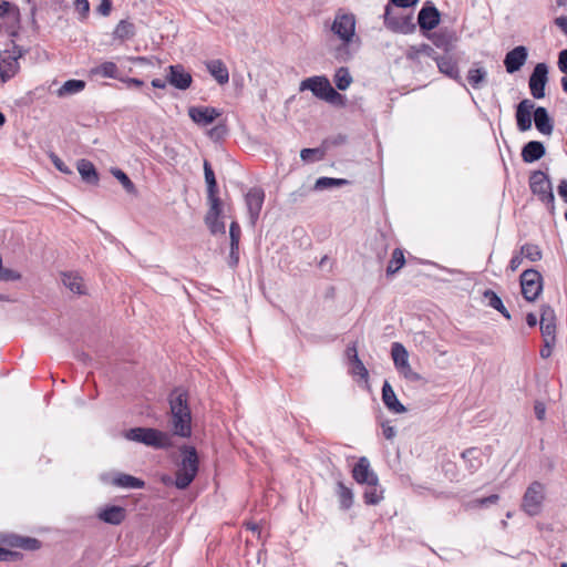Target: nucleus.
Wrapping results in <instances>:
<instances>
[{"label":"nucleus","instance_id":"f257e3e1","mask_svg":"<svg viewBox=\"0 0 567 567\" xmlns=\"http://www.w3.org/2000/svg\"><path fill=\"white\" fill-rule=\"evenodd\" d=\"M357 18L355 14L340 8L336 11L330 30L338 38L340 44L334 50L337 60L347 62L357 51L360 39L355 33Z\"/></svg>","mask_w":567,"mask_h":567},{"label":"nucleus","instance_id":"f03ea898","mask_svg":"<svg viewBox=\"0 0 567 567\" xmlns=\"http://www.w3.org/2000/svg\"><path fill=\"white\" fill-rule=\"evenodd\" d=\"M171 422L173 432L181 437H188L192 434V413L187 402V392L183 389H175L169 394Z\"/></svg>","mask_w":567,"mask_h":567},{"label":"nucleus","instance_id":"7ed1b4c3","mask_svg":"<svg viewBox=\"0 0 567 567\" xmlns=\"http://www.w3.org/2000/svg\"><path fill=\"white\" fill-rule=\"evenodd\" d=\"M181 462L177 464L175 486L178 489L187 488L198 473L199 458L194 446L183 445L181 449Z\"/></svg>","mask_w":567,"mask_h":567},{"label":"nucleus","instance_id":"20e7f679","mask_svg":"<svg viewBox=\"0 0 567 567\" xmlns=\"http://www.w3.org/2000/svg\"><path fill=\"white\" fill-rule=\"evenodd\" d=\"M124 437L154 449H167L172 444L167 433L153 427H132L124 432Z\"/></svg>","mask_w":567,"mask_h":567},{"label":"nucleus","instance_id":"39448f33","mask_svg":"<svg viewBox=\"0 0 567 567\" xmlns=\"http://www.w3.org/2000/svg\"><path fill=\"white\" fill-rule=\"evenodd\" d=\"M529 188L550 212H554L555 196L551 182L546 173L543 171H534L529 176Z\"/></svg>","mask_w":567,"mask_h":567},{"label":"nucleus","instance_id":"423d86ee","mask_svg":"<svg viewBox=\"0 0 567 567\" xmlns=\"http://www.w3.org/2000/svg\"><path fill=\"white\" fill-rule=\"evenodd\" d=\"M393 6L389 3L385 4L384 13H383V24L384 27L400 34H411L415 31L416 27L413 22V17L411 14H400L394 12L392 9Z\"/></svg>","mask_w":567,"mask_h":567},{"label":"nucleus","instance_id":"0eeeda50","mask_svg":"<svg viewBox=\"0 0 567 567\" xmlns=\"http://www.w3.org/2000/svg\"><path fill=\"white\" fill-rule=\"evenodd\" d=\"M22 56V52L18 47H12V49H8L0 52V80L1 82H7L11 78H13L19 69V59Z\"/></svg>","mask_w":567,"mask_h":567},{"label":"nucleus","instance_id":"6e6552de","mask_svg":"<svg viewBox=\"0 0 567 567\" xmlns=\"http://www.w3.org/2000/svg\"><path fill=\"white\" fill-rule=\"evenodd\" d=\"M522 295L527 301H534L543 290V278L536 269H526L520 275Z\"/></svg>","mask_w":567,"mask_h":567},{"label":"nucleus","instance_id":"1a4fd4ad","mask_svg":"<svg viewBox=\"0 0 567 567\" xmlns=\"http://www.w3.org/2000/svg\"><path fill=\"white\" fill-rule=\"evenodd\" d=\"M544 499V487L539 482H533L523 497V508L529 516H536L540 512Z\"/></svg>","mask_w":567,"mask_h":567},{"label":"nucleus","instance_id":"9d476101","mask_svg":"<svg viewBox=\"0 0 567 567\" xmlns=\"http://www.w3.org/2000/svg\"><path fill=\"white\" fill-rule=\"evenodd\" d=\"M548 82V66L546 63H537L529 76L528 85L534 99L545 97V87Z\"/></svg>","mask_w":567,"mask_h":567},{"label":"nucleus","instance_id":"9b49d317","mask_svg":"<svg viewBox=\"0 0 567 567\" xmlns=\"http://www.w3.org/2000/svg\"><path fill=\"white\" fill-rule=\"evenodd\" d=\"M264 200L265 192L260 187H252L245 195V204L248 212L249 223L252 227L259 218Z\"/></svg>","mask_w":567,"mask_h":567},{"label":"nucleus","instance_id":"f8f14e48","mask_svg":"<svg viewBox=\"0 0 567 567\" xmlns=\"http://www.w3.org/2000/svg\"><path fill=\"white\" fill-rule=\"evenodd\" d=\"M166 79L172 86L182 91L187 90L193 82L192 74L182 64L169 65Z\"/></svg>","mask_w":567,"mask_h":567},{"label":"nucleus","instance_id":"ddd939ff","mask_svg":"<svg viewBox=\"0 0 567 567\" xmlns=\"http://www.w3.org/2000/svg\"><path fill=\"white\" fill-rule=\"evenodd\" d=\"M433 60L436 62L437 69L441 73L456 81L460 85L465 86L460 74L457 61L452 55H439L436 53Z\"/></svg>","mask_w":567,"mask_h":567},{"label":"nucleus","instance_id":"4468645a","mask_svg":"<svg viewBox=\"0 0 567 567\" xmlns=\"http://www.w3.org/2000/svg\"><path fill=\"white\" fill-rule=\"evenodd\" d=\"M353 480L361 485L378 483V475L371 470L370 462L365 456L358 460L352 468Z\"/></svg>","mask_w":567,"mask_h":567},{"label":"nucleus","instance_id":"2eb2a0df","mask_svg":"<svg viewBox=\"0 0 567 567\" xmlns=\"http://www.w3.org/2000/svg\"><path fill=\"white\" fill-rule=\"evenodd\" d=\"M528 50L524 45H517L508 51L504 58V65L508 73L513 74L519 71L526 63Z\"/></svg>","mask_w":567,"mask_h":567},{"label":"nucleus","instance_id":"dca6fc26","mask_svg":"<svg viewBox=\"0 0 567 567\" xmlns=\"http://www.w3.org/2000/svg\"><path fill=\"white\" fill-rule=\"evenodd\" d=\"M417 23L421 30H433L440 23V11L434 4L426 2L419 11Z\"/></svg>","mask_w":567,"mask_h":567},{"label":"nucleus","instance_id":"f3484780","mask_svg":"<svg viewBox=\"0 0 567 567\" xmlns=\"http://www.w3.org/2000/svg\"><path fill=\"white\" fill-rule=\"evenodd\" d=\"M532 110H535V103L528 99H524L516 106V124L520 132L532 128Z\"/></svg>","mask_w":567,"mask_h":567},{"label":"nucleus","instance_id":"a211bd4d","mask_svg":"<svg viewBox=\"0 0 567 567\" xmlns=\"http://www.w3.org/2000/svg\"><path fill=\"white\" fill-rule=\"evenodd\" d=\"M188 116L196 124L206 126L219 117L220 112L217 109L210 106H190L188 109Z\"/></svg>","mask_w":567,"mask_h":567},{"label":"nucleus","instance_id":"6ab92c4d","mask_svg":"<svg viewBox=\"0 0 567 567\" xmlns=\"http://www.w3.org/2000/svg\"><path fill=\"white\" fill-rule=\"evenodd\" d=\"M329 86L332 85L326 76L315 75L300 83V91L309 90L315 96L322 100L327 95Z\"/></svg>","mask_w":567,"mask_h":567},{"label":"nucleus","instance_id":"aec40b11","mask_svg":"<svg viewBox=\"0 0 567 567\" xmlns=\"http://www.w3.org/2000/svg\"><path fill=\"white\" fill-rule=\"evenodd\" d=\"M125 517V508L118 505H109L97 512V518L110 525H120Z\"/></svg>","mask_w":567,"mask_h":567},{"label":"nucleus","instance_id":"412c9836","mask_svg":"<svg viewBox=\"0 0 567 567\" xmlns=\"http://www.w3.org/2000/svg\"><path fill=\"white\" fill-rule=\"evenodd\" d=\"M555 311L549 306L543 307L540 313V330L544 339L555 340Z\"/></svg>","mask_w":567,"mask_h":567},{"label":"nucleus","instance_id":"4be33fe9","mask_svg":"<svg viewBox=\"0 0 567 567\" xmlns=\"http://www.w3.org/2000/svg\"><path fill=\"white\" fill-rule=\"evenodd\" d=\"M546 153L544 144L539 141H529L522 148V158L525 163H534Z\"/></svg>","mask_w":567,"mask_h":567},{"label":"nucleus","instance_id":"5701e85b","mask_svg":"<svg viewBox=\"0 0 567 567\" xmlns=\"http://www.w3.org/2000/svg\"><path fill=\"white\" fill-rule=\"evenodd\" d=\"M382 401L384 405L394 413H403L405 406L398 400L395 392L388 381L382 386Z\"/></svg>","mask_w":567,"mask_h":567},{"label":"nucleus","instance_id":"b1692460","mask_svg":"<svg viewBox=\"0 0 567 567\" xmlns=\"http://www.w3.org/2000/svg\"><path fill=\"white\" fill-rule=\"evenodd\" d=\"M431 39L436 48L442 49L445 52H450L457 40L455 32L449 30L434 32Z\"/></svg>","mask_w":567,"mask_h":567},{"label":"nucleus","instance_id":"393cba45","mask_svg":"<svg viewBox=\"0 0 567 567\" xmlns=\"http://www.w3.org/2000/svg\"><path fill=\"white\" fill-rule=\"evenodd\" d=\"M206 69L209 74L217 81L218 84L224 85L229 81V72L225 63L219 60H210L206 62Z\"/></svg>","mask_w":567,"mask_h":567},{"label":"nucleus","instance_id":"a878e982","mask_svg":"<svg viewBox=\"0 0 567 567\" xmlns=\"http://www.w3.org/2000/svg\"><path fill=\"white\" fill-rule=\"evenodd\" d=\"M534 122H535L536 128L542 134H545V135L551 134V132L554 130V125H553V121L549 117L548 112L545 107L537 106L534 110Z\"/></svg>","mask_w":567,"mask_h":567},{"label":"nucleus","instance_id":"bb28decb","mask_svg":"<svg viewBox=\"0 0 567 567\" xmlns=\"http://www.w3.org/2000/svg\"><path fill=\"white\" fill-rule=\"evenodd\" d=\"M78 171L85 183L97 184L99 175L92 162L84 158L80 159L78 162Z\"/></svg>","mask_w":567,"mask_h":567},{"label":"nucleus","instance_id":"cd10ccee","mask_svg":"<svg viewBox=\"0 0 567 567\" xmlns=\"http://www.w3.org/2000/svg\"><path fill=\"white\" fill-rule=\"evenodd\" d=\"M487 79V71L485 68L475 63L467 72V81L473 89H481Z\"/></svg>","mask_w":567,"mask_h":567},{"label":"nucleus","instance_id":"c85d7f7f","mask_svg":"<svg viewBox=\"0 0 567 567\" xmlns=\"http://www.w3.org/2000/svg\"><path fill=\"white\" fill-rule=\"evenodd\" d=\"M470 473H475L482 466L481 451L470 447L461 454Z\"/></svg>","mask_w":567,"mask_h":567},{"label":"nucleus","instance_id":"c756f323","mask_svg":"<svg viewBox=\"0 0 567 567\" xmlns=\"http://www.w3.org/2000/svg\"><path fill=\"white\" fill-rule=\"evenodd\" d=\"M113 484L122 488L138 489L143 488L145 483L135 476L120 473L113 478Z\"/></svg>","mask_w":567,"mask_h":567},{"label":"nucleus","instance_id":"7c9ffc66","mask_svg":"<svg viewBox=\"0 0 567 567\" xmlns=\"http://www.w3.org/2000/svg\"><path fill=\"white\" fill-rule=\"evenodd\" d=\"M135 35V25L128 20H121L113 31V39L121 42L132 39Z\"/></svg>","mask_w":567,"mask_h":567},{"label":"nucleus","instance_id":"2f4dec72","mask_svg":"<svg viewBox=\"0 0 567 567\" xmlns=\"http://www.w3.org/2000/svg\"><path fill=\"white\" fill-rule=\"evenodd\" d=\"M383 488L378 483L367 484L363 493V499L367 505H378L383 499Z\"/></svg>","mask_w":567,"mask_h":567},{"label":"nucleus","instance_id":"473e14b6","mask_svg":"<svg viewBox=\"0 0 567 567\" xmlns=\"http://www.w3.org/2000/svg\"><path fill=\"white\" fill-rule=\"evenodd\" d=\"M391 355L398 371L409 364V353L402 343H392Z\"/></svg>","mask_w":567,"mask_h":567},{"label":"nucleus","instance_id":"72a5a7b5","mask_svg":"<svg viewBox=\"0 0 567 567\" xmlns=\"http://www.w3.org/2000/svg\"><path fill=\"white\" fill-rule=\"evenodd\" d=\"M8 543L12 547L22 548L25 550H35L39 549L41 546L40 540H38L37 538L17 535L11 536Z\"/></svg>","mask_w":567,"mask_h":567},{"label":"nucleus","instance_id":"f704fd0d","mask_svg":"<svg viewBox=\"0 0 567 567\" xmlns=\"http://www.w3.org/2000/svg\"><path fill=\"white\" fill-rule=\"evenodd\" d=\"M336 494L339 498V505L342 511H348L353 505V492L342 482L337 483Z\"/></svg>","mask_w":567,"mask_h":567},{"label":"nucleus","instance_id":"c9c22d12","mask_svg":"<svg viewBox=\"0 0 567 567\" xmlns=\"http://www.w3.org/2000/svg\"><path fill=\"white\" fill-rule=\"evenodd\" d=\"M63 285L72 292L82 295L84 293L83 280L75 272H63L62 274Z\"/></svg>","mask_w":567,"mask_h":567},{"label":"nucleus","instance_id":"e433bc0d","mask_svg":"<svg viewBox=\"0 0 567 567\" xmlns=\"http://www.w3.org/2000/svg\"><path fill=\"white\" fill-rule=\"evenodd\" d=\"M85 87V82L82 80H68L65 81L60 89L56 91L58 96L64 97L69 95H73L80 93Z\"/></svg>","mask_w":567,"mask_h":567},{"label":"nucleus","instance_id":"4c0bfd02","mask_svg":"<svg viewBox=\"0 0 567 567\" xmlns=\"http://www.w3.org/2000/svg\"><path fill=\"white\" fill-rule=\"evenodd\" d=\"M92 73H94L96 75H101L102 78H106V79H117L118 78V68L114 62L106 61V62H103L100 65L95 66L92 70Z\"/></svg>","mask_w":567,"mask_h":567},{"label":"nucleus","instance_id":"58836bf2","mask_svg":"<svg viewBox=\"0 0 567 567\" xmlns=\"http://www.w3.org/2000/svg\"><path fill=\"white\" fill-rule=\"evenodd\" d=\"M420 54H425L429 58L434 59L436 52L429 44L422 43L420 45H412V47H410L408 49L406 53H405L406 59L412 60V61H415L419 58Z\"/></svg>","mask_w":567,"mask_h":567},{"label":"nucleus","instance_id":"ea45409f","mask_svg":"<svg viewBox=\"0 0 567 567\" xmlns=\"http://www.w3.org/2000/svg\"><path fill=\"white\" fill-rule=\"evenodd\" d=\"M349 184L348 179L344 178H333V177H319L315 185L313 190H324L333 187H340Z\"/></svg>","mask_w":567,"mask_h":567},{"label":"nucleus","instance_id":"a19ab883","mask_svg":"<svg viewBox=\"0 0 567 567\" xmlns=\"http://www.w3.org/2000/svg\"><path fill=\"white\" fill-rule=\"evenodd\" d=\"M484 298L487 300V303L491 308L501 312L506 319H511L509 312L504 307L502 299L496 292L488 289L484 292Z\"/></svg>","mask_w":567,"mask_h":567},{"label":"nucleus","instance_id":"79ce46f5","mask_svg":"<svg viewBox=\"0 0 567 567\" xmlns=\"http://www.w3.org/2000/svg\"><path fill=\"white\" fill-rule=\"evenodd\" d=\"M334 83L338 90L344 91L352 83V76L348 70V68L341 66L334 73Z\"/></svg>","mask_w":567,"mask_h":567},{"label":"nucleus","instance_id":"37998d69","mask_svg":"<svg viewBox=\"0 0 567 567\" xmlns=\"http://www.w3.org/2000/svg\"><path fill=\"white\" fill-rule=\"evenodd\" d=\"M405 264L404 254L400 248H395L386 267V274L393 275L398 272Z\"/></svg>","mask_w":567,"mask_h":567},{"label":"nucleus","instance_id":"c03bdc74","mask_svg":"<svg viewBox=\"0 0 567 567\" xmlns=\"http://www.w3.org/2000/svg\"><path fill=\"white\" fill-rule=\"evenodd\" d=\"M207 199L209 203V210L205 217V220L219 218L221 214V203L217 196V193H213V196L207 195Z\"/></svg>","mask_w":567,"mask_h":567},{"label":"nucleus","instance_id":"a18cd8bd","mask_svg":"<svg viewBox=\"0 0 567 567\" xmlns=\"http://www.w3.org/2000/svg\"><path fill=\"white\" fill-rule=\"evenodd\" d=\"M204 176H205V182L207 184V195L213 196V193H217L218 189H217L215 173H214L212 165L209 164L208 161H204Z\"/></svg>","mask_w":567,"mask_h":567},{"label":"nucleus","instance_id":"49530a36","mask_svg":"<svg viewBox=\"0 0 567 567\" xmlns=\"http://www.w3.org/2000/svg\"><path fill=\"white\" fill-rule=\"evenodd\" d=\"M520 254L523 257L529 259L530 261H537L542 259V250L537 245L534 244H525L520 247Z\"/></svg>","mask_w":567,"mask_h":567},{"label":"nucleus","instance_id":"de8ad7c7","mask_svg":"<svg viewBox=\"0 0 567 567\" xmlns=\"http://www.w3.org/2000/svg\"><path fill=\"white\" fill-rule=\"evenodd\" d=\"M112 174L122 184L126 192L133 193L135 190L133 182L122 169L115 168L112 171Z\"/></svg>","mask_w":567,"mask_h":567},{"label":"nucleus","instance_id":"09e8293b","mask_svg":"<svg viewBox=\"0 0 567 567\" xmlns=\"http://www.w3.org/2000/svg\"><path fill=\"white\" fill-rule=\"evenodd\" d=\"M322 100L332 105H344L346 97L337 92L332 86H329V91Z\"/></svg>","mask_w":567,"mask_h":567},{"label":"nucleus","instance_id":"8fccbe9b","mask_svg":"<svg viewBox=\"0 0 567 567\" xmlns=\"http://www.w3.org/2000/svg\"><path fill=\"white\" fill-rule=\"evenodd\" d=\"M300 157L303 162H316L321 159L322 152L319 148H303L300 152Z\"/></svg>","mask_w":567,"mask_h":567},{"label":"nucleus","instance_id":"3c124183","mask_svg":"<svg viewBox=\"0 0 567 567\" xmlns=\"http://www.w3.org/2000/svg\"><path fill=\"white\" fill-rule=\"evenodd\" d=\"M350 372L353 375L360 377L365 382L368 381L369 372L361 360H358L357 362L351 364Z\"/></svg>","mask_w":567,"mask_h":567},{"label":"nucleus","instance_id":"603ef678","mask_svg":"<svg viewBox=\"0 0 567 567\" xmlns=\"http://www.w3.org/2000/svg\"><path fill=\"white\" fill-rule=\"evenodd\" d=\"M498 495L493 494L487 497L477 498L468 504L470 507H484L488 506L489 504H495L498 501Z\"/></svg>","mask_w":567,"mask_h":567},{"label":"nucleus","instance_id":"864d4df0","mask_svg":"<svg viewBox=\"0 0 567 567\" xmlns=\"http://www.w3.org/2000/svg\"><path fill=\"white\" fill-rule=\"evenodd\" d=\"M241 230L236 221H233L229 227L230 246L239 245Z\"/></svg>","mask_w":567,"mask_h":567},{"label":"nucleus","instance_id":"5fc2aeb1","mask_svg":"<svg viewBox=\"0 0 567 567\" xmlns=\"http://www.w3.org/2000/svg\"><path fill=\"white\" fill-rule=\"evenodd\" d=\"M20 279V274L16 270L1 267L0 270V281H14Z\"/></svg>","mask_w":567,"mask_h":567},{"label":"nucleus","instance_id":"6e6d98bb","mask_svg":"<svg viewBox=\"0 0 567 567\" xmlns=\"http://www.w3.org/2000/svg\"><path fill=\"white\" fill-rule=\"evenodd\" d=\"M74 8L79 12L81 19H85L90 12L89 0H75Z\"/></svg>","mask_w":567,"mask_h":567},{"label":"nucleus","instance_id":"4d7b16f0","mask_svg":"<svg viewBox=\"0 0 567 567\" xmlns=\"http://www.w3.org/2000/svg\"><path fill=\"white\" fill-rule=\"evenodd\" d=\"M205 221L213 234L225 233V224L219 218Z\"/></svg>","mask_w":567,"mask_h":567},{"label":"nucleus","instance_id":"13d9d810","mask_svg":"<svg viewBox=\"0 0 567 567\" xmlns=\"http://www.w3.org/2000/svg\"><path fill=\"white\" fill-rule=\"evenodd\" d=\"M238 262H239V245L230 246L228 265L230 268H235V267H237Z\"/></svg>","mask_w":567,"mask_h":567},{"label":"nucleus","instance_id":"bf43d9fd","mask_svg":"<svg viewBox=\"0 0 567 567\" xmlns=\"http://www.w3.org/2000/svg\"><path fill=\"white\" fill-rule=\"evenodd\" d=\"M399 371H400V373H402L404 375L405 379H408L410 381H420L421 380V375L412 370L410 363L408 365L401 368Z\"/></svg>","mask_w":567,"mask_h":567},{"label":"nucleus","instance_id":"052dcab7","mask_svg":"<svg viewBox=\"0 0 567 567\" xmlns=\"http://www.w3.org/2000/svg\"><path fill=\"white\" fill-rule=\"evenodd\" d=\"M346 357L349 361L350 364L357 362L358 360H360L359 355H358V349H357V346L355 343H352V344H349L346 349Z\"/></svg>","mask_w":567,"mask_h":567},{"label":"nucleus","instance_id":"680f3d73","mask_svg":"<svg viewBox=\"0 0 567 567\" xmlns=\"http://www.w3.org/2000/svg\"><path fill=\"white\" fill-rule=\"evenodd\" d=\"M19 557V553L0 547V561H12Z\"/></svg>","mask_w":567,"mask_h":567},{"label":"nucleus","instance_id":"e2e57ef3","mask_svg":"<svg viewBox=\"0 0 567 567\" xmlns=\"http://www.w3.org/2000/svg\"><path fill=\"white\" fill-rule=\"evenodd\" d=\"M555 343V340H547V339H544V346L543 348L540 349V357L543 359H547L553 353V346Z\"/></svg>","mask_w":567,"mask_h":567},{"label":"nucleus","instance_id":"0e129e2a","mask_svg":"<svg viewBox=\"0 0 567 567\" xmlns=\"http://www.w3.org/2000/svg\"><path fill=\"white\" fill-rule=\"evenodd\" d=\"M52 163L54 164L55 168L64 174H70L71 169L68 167V165L56 155H52Z\"/></svg>","mask_w":567,"mask_h":567},{"label":"nucleus","instance_id":"69168bd1","mask_svg":"<svg viewBox=\"0 0 567 567\" xmlns=\"http://www.w3.org/2000/svg\"><path fill=\"white\" fill-rule=\"evenodd\" d=\"M382 434L386 440H392L396 434V430L389 422H386L382 424Z\"/></svg>","mask_w":567,"mask_h":567},{"label":"nucleus","instance_id":"338daca9","mask_svg":"<svg viewBox=\"0 0 567 567\" xmlns=\"http://www.w3.org/2000/svg\"><path fill=\"white\" fill-rule=\"evenodd\" d=\"M558 68L565 75L567 74V49L559 52Z\"/></svg>","mask_w":567,"mask_h":567},{"label":"nucleus","instance_id":"774afa93","mask_svg":"<svg viewBox=\"0 0 567 567\" xmlns=\"http://www.w3.org/2000/svg\"><path fill=\"white\" fill-rule=\"evenodd\" d=\"M558 195L567 204V179H561L557 187Z\"/></svg>","mask_w":567,"mask_h":567}]
</instances>
